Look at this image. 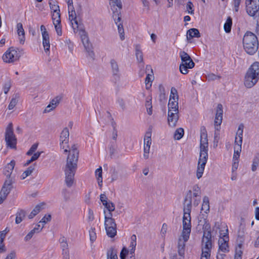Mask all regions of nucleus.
<instances>
[{"label":"nucleus","instance_id":"nucleus-1","mask_svg":"<svg viewBox=\"0 0 259 259\" xmlns=\"http://www.w3.org/2000/svg\"><path fill=\"white\" fill-rule=\"evenodd\" d=\"M69 152L66 163L63 169L65 173V182L68 187H71L74 181V176L77 168V162L78 160L79 151L76 145L72 146L68 150L65 149L64 153Z\"/></svg>","mask_w":259,"mask_h":259},{"label":"nucleus","instance_id":"nucleus-2","mask_svg":"<svg viewBox=\"0 0 259 259\" xmlns=\"http://www.w3.org/2000/svg\"><path fill=\"white\" fill-rule=\"evenodd\" d=\"M192 191L189 190L183 203V231L181 237L183 240L188 241L191 231Z\"/></svg>","mask_w":259,"mask_h":259},{"label":"nucleus","instance_id":"nucleus-3","mask_svg":"<svg viewBox=\"0 0 259 259\" xmlns=\"http://www.w3.org/2000/svg\"><path fill=\"white\" fill-rule=\"evenodd\" d=\"M208 145L207 132L205 128L203 127L201 129L200 153L196 171L198 179L202 177L208 159Z\"/></svg>","mask_w":259,"mask_h":259},{"label":"nucleus","instance_id":"nucleus-4","mask_svg":"<svg viewBox=\"0 0 259 259\" xmlns=\"http://www.w3.org/2000/svg\"><path fill=\"white\" fill-rule=\"evenodd\" d=\"M259 79V62L253 63L247 70L244 78V85L247 88L253 87Z\"/></svg>","mask_w":259,"mask_h":259},{"label":"nucleus","instance_id":"nucleus-5","mask_svg":"<svg viewBox=\"0 0 259 259\" xmlns=\"http://www.w3.org/2000/svg\"><path fill=\"white\" fill-rule=\"evenodd\" d=\"M244 49L250 55L254 54L258 48V42L256 36L250 31H247L243 38Z\"/></svg>","mask_w":259,"mask_h":259},{"label":"nucleus","instance_id":"nucleus-6","mask_svg":"<svg viewBox=\"0 0 259 259\" xmlns=\"http://www.w3.org/2000/svg\"><path fill=\"white\" fill-rule=\"evenodd\" d=\"M203 225V237L201 242L202 252L206 251L210 253L212 246V235L211 233L210 225L205 220Z\"/></svg>","mask_w":259,"mask_h":259},{"label":"nucleus","instance_id":"nucleus-7","mask_svg":"<svg viewBox=\"0 0 259 259\" xmlns=\"http://www.w3.org/2000/svg\"><path fill=\"white\" fill-rule=\"evenodd\" d=\"M104 226L107 235L110 238L114 237L117 233L116 224L114 220L112 218V213H106V210H104Z\"/></svg>","mask_w":259,"mask_h":259},{"label":"nucleus","instance_id":"nucleus-8","mask_svg":"<svg viewBox=\"0 0 259 259\" xmlns=\"http://www.w3.org/2000/svg\"><path fill=\"white\" fill-rule=\"evenodd\" d=\"M180 57L182 62L180 65V71L183 74H186L188 73V69H192L195 66V63L192 59L185 51L180 52Z\"/></svg>","mask_w":259,"mask_h":259},{"label":"nucleus","instance_id":"nucleus-9","mask_svg":"<svg viewBox=\"0 0 259 259\" xmlns=\"http://www.w3.org/2000/svg\"><path fill=\"white\" fill-rule=\"evenodd\" d=\"M246 12L250 16L253 17L258 22L259 20V0H246Z\"/></svg>","mask_w":259,"mask_h":259},{"label":"nucleus","instance_id":"nucleus-10","mask_svg":"<svg viewBox=\"0 0 259 259\" xmlns=\"http://www.w3.org/2000/svg\"><path fill=\"white\" fill-rule=\"evenodd\" d=\"M5 141L8 147L12 149L16 148L17 139L13 132V126L12 122L9 123L6 128Z\"/></svg>","mask_w":259,"mask_h":259},{"label":"nucleus","instance_id":"nucleus-11","mask_svg":"<svg viewBox=\"0 0 259 259\" xmlns=\"http://www.w3.org/2000/svg\"><path fill=\"white\" fill-rule=\"evenodd\" d=\"M20 57V55L17 50L14 48H10L3 56V60L6 63H13L17 61Z\"/></svg>","mask_w":259,"mask_h":259},{"label":"nucleus","instance_id":"nucleus-12","mask_svg":"<svg viewBox=\"0 0 259 259\" xmlns=\"http://www.w3.org/2000/svg\"><path fill=\"white\" fill-rule=\"evenodd\" d=\"M81 39L82 42L86 51L88 53V55L93 60L94 59L95 53L93 51V47L92 44L89 42V39L87 33L84 30L81 31Z\"/></svg>","mask_w":259,"mask_h":259},{"label":"nucleus","instance_id":"nucleus-13","mask_svg":"<svg viewBox=\"0 0 259 259\" xmlns=\"http://www.w3.org/2000/svg\"><path fill=\"white\" fill-rule=\"evenodd\" d=\"M151 133H147L145 136L143 156L145 159L149 158V153L151 144Z\"/></svg>","mask_w":259,"mask_h":259},{"label":"nucleus","instance_id":"nucleus-14","mask_svg":"<svg viewBox=\"0 0 259 259\" xmlns=\"http://www.w3.org/2000/svg\"><path fill=\"white\" fill-rule=\"evenodd\" d=\"M69 132L68 128H64L60 134V145L62 149L65 148V145H67L69 141Z\"/></svg>","mask_w":259,"mask_h":259},{"label":"nucleus","instance_id":"nucleus-15","mask_svg":"<svg viewBox=\"0 0 259 259\" xmlns=\"http://www.w3.org/2000/svg\"><path fill=\"white\" fill-rule=\"evenodd\" d=\"M229 237L219 238L218 241L219 251L224 253L228 252L229 248L228 246Z\"/></svg>","mask_w":259,"mask_h":259},{"label":"nucleus","instance_id":"nucleus-16","mask_svg":"<svg viewBox=\"0 0 259 259\" xmlns=\"http://www.w3.org/2000/svg\"><path fill=\"white\" fill-rule=\"evenodd\" d=\"M67 3L68 5L69 19L71 21H73L76 25V27L77 28L78 23L76 20V15L72 5V1L70 2V1L68 0Z\"/></svg>","mask_w":259,"mask_h":259},{"label":"nucleus","instance_id":"nucleus-17","mask_svg":"<svg viewBox=\"0 0 259 259\" xmlns=\"http://www.w3.org/2000/svg\"><path fill=\"white\" fill-rule=\"evenodd\" d=\"M178 113L177 112H168V122L169 126L175 127L179 119Z\"/></svg>","mask_w":259,"mask_h":259},{"label":"nucleus","instance_id":"nucleus-18","mask_svg":"<svg viewBox=\"0 0 259 259\" xmlns=\"http://www.w3.org/2000/svg\"><path fill=\"white\" fill-rule=\"evenodd\" d=\"M15 164V161L14 160H12L5 166L4 170V174L6 176L7 179H13L11 175Z\"/></svg>","mask_w":259,"mask_h":259},{"label":"nucleus","instance_id":"nucleus-19","mask_svg":"<svg viewBox=\"0 0 259 259\" xmlns=\"http://www.w3.org/2000/svg\"><path fill=\"white\" fill-rule=\"evenodd\" d=\"M187 241L183 240L181 236L179 239L178 248L179 256H180L179 259H183L184 258L185 248Z\"/></svg>","mask_w":259,"mask_h":259},{"label":"nucleus","instance_id":"nucleus-20","mask_svg":"<svg viewBox=\"0 0 259 259\" xmlns=\"http://www.w3.org/2000/svg\"><path fill=\"white\" fill-rule=\"evenodd\" d=\"M61 99V98L59 96H57L54 98L45 109V112H49L55 109L59 104Z\"/></svg>","mask_w":259,"mask_h":259},{"label":"nucleus","instance_id":"nucleus-21","mask_svg":"<svg viewBox=\"0 0 259 259\" xmlns=\"http://www.w3.org/2000/svg\"><path fill=\"white\" fill-rule=\"evenodd\" d=\"M17 31L19 36V40L21 44H24L25 40V32L21 23H18L17 25Z\"/></svg>","mask_w":259,"mask_h":259},{"label":"nucleus","instance_id":"nucleus-22","mask_svg":"<svg viewBox=\"0 0 259 259\" xmlns=\"http://www.w3.org/2000/svg\"><path fill=\"white\" fill-rule=\"evenodd\" d=\"M146 70H150L152 74H148L146 76V77L145 78V84H146V88L147 89H149L150 88H151L152 85V82L153 79H154V76H153V70L150 65H147L146 67Z\"/></svg>","mask_w":259,"mask_h":259},{"label":"nucleus","instance_id":"nucleus-23","mask_svg":"<svg viewBox=\"0 0 259 259\" xmlns=\"http://www.w3.org/2000/svg\"><path fill=\"white\" fill-rule=\"evenodd\" d=\"M13 183H14V181L13 179H7L5 181L1 190L9 194L13 188L12 184Z\"/></svg>","mask_w":259,"mask_h":259},{"label":"nucleus","instance_id":"nucleus-24","mask_svg":"<svg viewBox=\"0 0 259 259\" xmlns=\"http://www.w3.org/2000/svg\"><path fill=\"white\" fill-rule=\"evenodd\" d=\"M110 64L112 69V71L113 73V75L114 76L115 78L116 79L117 78H119V69L118 67V65L117 62L114 60L112 59L110 61Z\"/></svg>","mask_w":259,"mask_h":259},{"label":"nucleus","instance_id":"nucleus-25","mask_svg":"<svg viewBox=\"0 0 259 259\" xmlns=\"http://www.w3.org/2000/svg\"><path fill=\"white\" fill-rule=\"evenodd\" d=\"M218 228L219 229L220 238L229 237L228 227L225 223H221Z\"/></svg>","mask_w":259,"mask_h":259},{"label":"nucleus","instance_id":"nucleus-26","mask_svg":"<svg viewBox=\"0 0 259 259\" xmlns=\"http://www.w3.org/2000/svg\"><path fill=\"white\" fill-rule=\"evenodd\" d=\"M200 37V34L199 31L196 28H191L187 31V38L188 39H190L193 37L199 38Z\"/></svg>","mask_w":259,"mask_h":259},{"label":"nucleus","instance_id":"nucleus-27","mask_svg":"<svg viewBox=\"0 0 259 259\" xmlns=\"http://www.w3.org/2000/svg\"><path fill=\"white\" fill-rule=\"evenodd\" d=\"M168 112H179L178 100H169L168 104Z\"/></svg>","mask_w":259,"mask_h":259},{"label":"nucleus","instance_id":"nucleus-28","mask_svg":"<svg viewBox=\"0 0 259 259\" xmlns=\"http://www.w3.org/2000/svg\"><path fill=\"white\" fill-rule=\"evenodd\" d=\"M136 56L138 61L140 63L143 62V54L141 50V46L136 45L135 46Z\"/></svg>","mask_w":259,"mask_h":259},{"label":"nucleus","instance_id":"nucleus-29","mask_svg":"<svg viewBox=\"0 0 259 259\" xmlns=\"http://www.w3.org/2000/svg\"><path fill=\"white\" fill-rule=\"evenodd\" d=\"M59 242L60 243L61 248L62 250V253L65 252H69L67 240L64 236L61 237L59 239Z\"/></svg>","mask_w":259,"mask_h":259},{"label":"nucleus","instance_id":"nucleus-30","mask_svg":"<svg viewBox=\"0 0 259 259\" xmlns=\"http://www.w3.org/2000/svg\"><path fill=\"white\" fill-rule=\"evenodd\" d=\"M201 210L206 213L209 211V201L208 197L206 196L203 198Z\"/></svg>","mask_w":259,"mask_h":259},{"label":"nucleus","instance_id":"nucleus-31","mask_svg":"<svg viewBox=\"0 0 259 259\" xmlns=\"http://www.w3.org/2000/svg\"><path fill=\"white\" fill-rule=\"evenodd\" d=\"M131 243H130V247L131 248L130 249V253L132 254L131 256H132L133 257H134V256H133V254L135 252L136 246L137 245V242H136L137 237H136V236L135 235H133L131 236Z\"/></svg>","mask_w":259,"mask_h":259},{"label":"nucleus","instance_id":"nucleus-32","mask_svg":"<svg viewBox=\"0 0 259 259\" xmlns=\"http://www.w3.org/2000/svg\"><path fill=\"white\" fill-rule=\"evenodd\" d=\"M107 259H118L117 250L113 247H111L107 252Z\"/></svg>","mask_w":259,"mask_h":259},{"label":"nucleus","instance_id":"nucleus-33","mask_svg":"<svg viewBox=\"0 0 259 259\" xmlns=\"http://www.w3.org/2000/svg\"><path fill=\"white\" fill-rule=\"evenodd\" d=\"M232 25V19L230 16H229L227 18V19L224 25V29L226 33H229L231 32Z\"/></svg>","mask_w":259,"mask_h":259},{"label":"nucleus","instance_id":"nucleus-34","mask_svg":"<svg viewBox=\"0 0 259 259\" xmlns=\"http://www.w3.org/2000/svg\"><path fill=\"white\" fill-rule=\"evenodd\" d=\"M95 175L98 185L100 187H101L102 185V169L101 167H100L96 169Z\"/></svg>","mask_w":259,"mask_h":259},{"label":"nucleus","instance_id":"nucleus-35","mask_svg":"<svg viewBox=\"0 0 259 259\" xmlns=\"http://www.w3.org/2000/svg\"><path fill=\"white\" fill-rule=\"evenodd\" d=\"M42 45L45 51H49L50 44L49 34L42 36Z\"/></svg>","mask_w":259,"mask_h":259},{"label":"nucleus","instance_id":"nucleus-36","mask_svg":"<svg viewBox=\"0 0 259 259\" xmlns=\"http://www.w3.org/2000/svg\"><path fill=\"white\" fill-rule=\"evenodd\" d=\"M15 222L17 224L20 223L25 216V212L23 210H20L16 214Z\"/></svg>","mask_w":259,"mask_h":259},{"label":"nucleus","instance_id":"nucleus-37","mask_svg":"<svg viewBox=\"0 0 259 259\" xmlns=\"http://www.w3.org/2000/svg\"><path fill=\"white\" fill-rule=\"evenodd\" d=\"M152 98L151 97L147 98L145 103V106L149 115H151L152 113Z\"/></svg>","mask_w":259,"mask_h":259},{"label":"nucleus","instance_id":"nucleus-38","mask_svg":"<svg viewBox=\"0 0 259 259\" xmlns=\"http://www.w3.org/2000/svg\"><path fill=\"white\" fill-rule=\"evenodd\" d=\"M159 101L160 102L164 101L166 99V96L165 93V89L161 84L159 86Z\"/></svg>","mask_w":259,"mask_h":259},{"label":"nucleus","instance_id":"nucleus-39","mask_svg":"<svg viewBox=\"0 0 259 259\" xmlns=\"http://www.w3.org/2000/svg\"><path fill=\"white\" fill-rule=\"evenodd\" d=\"M41 206L42 205L40 204L37 205L35 207V208L32 210L30 214L28 215L29 219H32L34 216H35L37 213H38L41 210Z\"/></svg>","mask_w":259,"mask_h":259},{"label":"nucleus","instance_id":"nucleus-40","mask_svg":"<svg viewBox=\"0 0 259 259\" xmlns=\"http://www.w3.org/2000/svg\"><path fill=\"white\" fill-rule=\"evenodd\" d=\"M61 14L60 12H52V18L53 22L58 24L59 23H61Z\"/></svg>","mask_w":259,"mask_h":259},{"label":"nucleus","instance_id":"nucleus-41","mask_svg":"<svg viewBox=\"0 0 259 259\" xmlns=\"http://www.w3.org/2000/svg\"><path fill=\"white\" fill-rule=\"evenodd\" d=\"M184 131L182 128L177 129L174 135V138L176 140H180L184 136Z\"/></svg>","mask_w":259,"mask_h":259},{"label":"nucleus","instance_id":"nucleus-42","mask_svg":"<svg viewBox=\"0 0 259 259\" xmlns=\"http://www.w3.org/2000/svg\"><path fill=\"white\" fill-rule=\"evenodd\" d=\"M34 167L32 166H29L27 170L24 171L21 176L22 180L25 179L27 177L30 175L34 170Z\"/></svg>","mask_w":259,"mask_h":259},{"label":"nucleus","instance_id":"nucleus-43","mask_svg":"<svg viewBox=\"0 0 259 259\" xmlns=\"http://www.w3.org/2000/svg\"><path fill=\"white\" fill-rule=\"evenodd\" d=\"M18 98L19 97L17 96V95H15V97L12 98L8 106V109L9 110H12L15 107L17 104Z\"/></svg>","mask_w":259,"mask_h":259},{"label":"nucleus","instance_id":"nucleus-44","mask_svg":"<svg viewBox=\"0 0 259 259\" xmlns=\"http://www.w3.org/2000/svg\"><path fill=\"white\" fill-rule=\"evenodd\" d=\"M242 140L243 139L242 138H238L237 137H235V140L234 142V149H236V148H237V146L239 147V149L241 150L242 149Z\"/></svg>","mask_w":259,"mask_h":259},{"label":"nucleus","instance_id":"nucleus-45","mask_svg":"<svg viewBox=\"0 0 259 259\" xmlns=\"http://www.w3.org/2000/svg\"><path fill=\"white\" fill-rule=\"evenodd\" d=\"M193 195L195 197H200L201 193L200 188L197 185H195L193 187Z\"/></svg>","mask_w":259,"mask_h":259},{"label":"nucleus","instance_id":"nucleus-46","mask_svg":"<svg viewBox=\"0 0 259 259\" xmlns=\"http://www.w3.org/2000/svg\"><path fill=\"white\" fill-rule=\"evenodd\" d=\"M244 125L243 124H240L238 128L236 136L238 138L243 139V133Z\"/></svg>","mask_w":259,"mask_h":259},{"label":"nucleus","instance_id":"nucleus-47","mask_svg":"<svg viewBox=\"0 0 259 259\" xmlns=\"http://www.w3.org/2000/svg\"><path fill=\"white\" fill-rule=\"evenodd\" d=\"M241 152V150L239 149L238 146H237L236 149H234L233 161H238Z\"/></svg>","mask_w":259,"mask_h":259},{"label":"nucleus","instance_id":"nucleus-48","mask_svg":"<svg viewBox=\"0 0 259 259\" xmlns=\"http://www.w3.org/2000/svg\"><path fill=\"white\" fill-rule=\"evenodd\" d=\"M259 164V157H255L254 158L252 162L251 169L253 171H255Z\"/></svg>","mask_w":259,"mask_h":259},{"label":"nucleus","instance_id":"nucleus-49","mask_svg":"<svg viewBox=\"0 0 259 259\" xmlns=\"http://www.w3.org/2000/svg\"><path fill=\"white\" fill-rule=\"evenodd\" d=\"M105 207L108 211V212L106 211V213H112V212L115 209V205L111 201L109 202L107 206H105Z\"/></svg>","mask_w":259,"mask_h":259},{"label":"nucleus","instance_id":"nucleus-50","mask_svg":"<svg viewBox=\"0 0 259 259\" xmlns=\"http://www.w3.org/2000/svg\"><path fill=\"white\" fill-rule=\"evenodd\" d=\"M11 81L10 80L5 82V83L4 84V85L3 86V91H4V94L5 95H7V93L9 92V91L11 88Z\"/></svg>","mask_w":259,"mask_h":259},{"label":"nucleus","instance_id":"nucleus-51","mask_svg":"<svg viewBox=\"0 0 259 259\" xmlns=\"http://www.w3.org/2000/svg\"><path fill=\"white\" fill-rule=\"evenodd\" d=\"M223 120V113L216 112L214 122L221 124Z\"/></svg>","mask_w":259,"mask_h":259},{"label":"nucleus","instance_id":"nucleus-52","mask_svg":"<svg viewBox=\"0 0 259 259\" xmlns=\"http://www.w3.org/2000/svg\"><path fill=\"white\" fill-rule=\"evenodd\" d=\"M117 25L118 27V32L120 34V39L121 40H123L124 39V36L123 35L124 29H123V25L120 23L117 24Z\"/></svg>","mask_w":259,"mask_h":259},{"label":"nucleus","instance_id":"nucleus-53","mask_svg":"<svg viewBox=\"0 0 259 259\" xmlns=\"http://www.w3.org/2000/svg\"><path fill=\"white\" fill-rule=\"evenodd\" d=\"M54 25L56 32L59 36H61L62 34V27L61 25V23H59L58 24H56L53 22Z\"/></svg>","mask_w":259,"mask_h":259},{"label":"nucleus","instance_id":"nucleus-54","mask_svg":"<svg viewBox=\"0 0 259 259\" xmlns=\"http://www.w3.org/2000/svg\"><path fill=\"white\" fill-rule=\"evenodd\" d=\"M90 240L92 242H94L96 239V233L95 228H91L89 231Z\"/></svg>","mask_w":259,"mask_h":259},{"label":"nucleus","instance_id":"nucleus-55","mask_svg":"<svg viewBox=\"0 0 259 259\" xmlns=\"http://www.w3.org/2000/svg\"><path fill=\"white\" fill-rule=\"evenodd\" d=\"M193 7V4L190 1L188 2L186 5V9L188 13L190 14H194V10L192 9Z\"/></svg>","mask_w":259,"mask_h":259},{"label":"nucleus","instance_id":"nucleus-56","mask_svg":"<svg viewBox=\"0 0 259 259\" xmlns=\"http://www.w3.org/2000/svg\"><path fill=\"white\" fill-rule=\"evenodd\" d=\"M128 253V250L126 249V248L125 247H123L120 253V259H125V257Z\"/></svg>","mask_w":259,"mask_h":259},{"label":"nucleus","instance_id":"nucleus-57","mask_svg":"<svg viewBox=\"0 0 259 259\" xmlns=\"http://www.w3.org/2000/svg\"><path fill=\"white\" fill-rule=\"evenodd\" d=\"M94 219V211L92 209L89 208L88 210V220L89 222H92Z\"/></svg>","mask_w":259,"mask_h":259},{"label":"nucleus","instance_id":"nucleus-58","mask_svg":"<svg viewBox=\"0 0 259 259\" xmlns=\"http://www.w3.org/2000/svg\"><path fill=\"white\" fill-rule=\"evenodd\" d=\"M38 145L37 144H34L32 145L30 149L27 152L28 155H31L36 150Z\"/></svg>","mask_w":259,"mask_h":259},{"label":"nucleus","instance_id":"nucleus-59","mask_svg":"<svg viewBox=\"0 0 259 259\" xmlns=\"http://www.w3.org/2000/svg\"><path fill=\"white\" fill-rule=\"evenodd\" d=\"M51 215H45L42 219L40 221L39 223H43L44 225L47 223L48 222L51 221Z\"/></svg>","mask_w":259,"mask_h":259},{"label":"nucleus","instance_id":"nucleus-60","mask_svg":"<svg viewBox=\"0 0 259 259\" xmlns=\"http://www.w3.org/2000/svg\"><path fill=\"white\" fill-rule=\"evenodd\" d=\"M221 78V76L219 75H217L213 73H210L208 74L207 78L209 80H214L216 79H219Z\"/></svg>","mask_w":259,"mask_h":259},{"label":"nucleus","instance_id":"nucleus-61","mask_svg":"<svg viewBox=\"0 0 259 259\" xmlns=\"http://www.w3.org/2000/svg\"><path fill=\"white\" fill-rule=\"evenodd\" d=\"M36 232H35L34 230H33V229L32 230H31L28 234L24 238V240L26 241H27L28 240H29L30 239H31V238L32 237V236L34 235V234Z\"/></svg>","mask_w":259,"mask_h":259},{"label":"nucleus","instance_id":"nucleus-62","mask_svg":"<svg viewBox=\"0 0 259 259\" xmlns=\"http://www.w3.org/2000/svg\"><path fill=\"white\" fill-rule=\"evenodd\" d=\"M8 194L6 193V192L1 191L0 192V204H2L4 201L6 199Z\"/></svg>","mask_w":259,"mask_h":259},{"label":"nucleus","instance_id":"nucleus-63","mask_svg":"<svg viewBox=\"0 0 259 259\" xmlns=\"http://www.w3.org/2000/svg\"><path fill=\"white\" fill-rule=\"evenodd\" d=\"M50 9L52 11V12H60L59 6L58 4H51Z\"/></svg>","mask_w":259,"mask_h":259},{"label":"nucleus","instance_id":"nucleus-64","mask_svg":"<svg viewBox=\"0 0 259 259\" xmlns=\"http://www.w3.org/2000/svg\"><path fill=\"white\" fill-rule=\"evenodd\" d=\"M210 256V253H208V252H202L200 259H209Z\"/></svg>","mask_w":259,"mask_h":259}]
</instances>
